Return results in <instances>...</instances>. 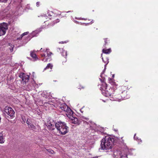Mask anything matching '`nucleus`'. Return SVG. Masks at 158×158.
Returning a JSON list of instances; mask_svg holds the SVG:
<instances>
[{
  "instance_id": "nucleus-1",
  "label": "nucleus",
  "mask_w": 158,
  "mask_h": 158,
  "mask_svg": "<svg viewBox=\"0 0 158 158\" xmlns=\"http://www.w3.org/2000/svg\"><path fill=\"white\" fill-rule=\"evenodd\" d=\"M99 79L102 83L100 87V89L102 91V94L106 97H109L110 99L111 100L120 101V100L121 99V98H117L116 97H113V94H114L113 93L114 92L113 89H108L107 90V84L104 82V79L102 80L100 78H99Z\"/></svg>"
},
{
  "instance_id": "nucleus-2",
  "label": "nucleus",
  "mask_w": 158,
  "mask_h": 158,
  "mask_svg": "<svg viewBox=\"0 0 158 158\" xmlns=\"http://www.w3.org/2000/svg\"><path fill=\"white\" fill-rule=\"evenodd\" d=\"M114 141V138L109 135L106 136L101 141V149L107 151L111 149Z\"/></svg>"
},
{
  "instance_id": "nucleus-3",
  "label": "nucleus",
  "mask_w": 158,
  "mask_h": 158,
  "mask_svg": "<svg viewBox=\"0 0 158 158\" xmlns=\"http://www.w3.org/2000/svg\"><path fill=\"white\" fill-rule=\"evenodd\" d=\"M55 127L59 133L62 135L66 134L69 131V128L64 122H58L55 124Z\"/></svg>"
},
{
  "instance_id": "nucleus-4",
  "label": "nucleus",
  "mask_w": 158,
  "mask_h": 158,
  "mask_svg": "<svg viewBox=\"0 0 158 158\" xmlns=\"http://www.w3.org/2000/svg\"><path fill=\"white\" fill-rule=\"evenodd\" d=\"M59 107L62 110L66 112V114L68 117L70 116L73 114V112L72 110L65 104H60L59 106Z\"/></svg>"
},
{
  "instance_id": "nucleus-5",
  "label": "nucleus",
  "mask_w": 158,
  "mask_h": 158,
  "mask_svg": "<svg viewBox=\"0 0 158 158\" xmlns=\"http://www.w3.org/2000/svg\"><path fill=\"white\" fill-rule=\"evenodd\" d=\"M15 75L17 77H19L22 79V82L23 83L25 84L29 80V76L24 73L21 72L20 71H18Z\"/></svg>"
},
{
  "instance_id": "nucleus-6",
  "label": "nucleus",
  "mask_w": 158,
  "mask_h": 158,
  "mask_svg": "<svg viewBox=\"0 0 158 158\" xmlns=\"http://www.w3.org/2000/svg\"><path fill=\"white\" fill-rule=\"evenodd\" d=\"M89 122L91 124H89V126L91 129H93L98 134H101L102 135L105 134L104 132V129L103 128L101 127L97 128L96 124H93L91 123V122Z\"/></svg>"
},
{
  "instance_id": "nucleus-7",
  "label": "nucleus",
  "mask_w": 158,
  "mask_h": 158,
  "mask_svg": "<svg viewBox=\"0 0 158 158\" xmlns=\"http://www.w3.org/2000/svg\"><path fill=\"white\" fill-rule=\"evenodd\" d=\"M51 54L52 53L49 52L48 49H46L44 53L41 54L42 56L45 57V58L43 59L42 60L44 62L50 61L51 59Z\"/></svg>"
},
{
  "instance_id": "nucleus-8",
  "label": "nucleus",
  "mask_w": 158,
  "mask_h": 158,
  "mask_svg": "<svg viewBox=\"0 0 158 158\" xmlns=\"http://www.w3.org/2000/svg\"><path fill=\"white\" fill-rule=\"evenodd\" d=\"M7 24L3 23L0 24V36L4 35L6 32V31L7 29Z\"/></svg>"
},
{
  "instance_id": "nucleus-9",
  "label": "nucleus",
  "mask_w": 158,
  "mask_h": 158,
  "mask_svg": "<svg viewBox=\"0 0 158 158\" xmlns=\"http://www.w3.org/2000/svg\"><path fill=\"white\" fill-rule=\"evenodd\" d=\"M39 32L37 30L33 31L30 34V35H29V36L25 38L24 41H23V43L22 44V45L26 44L32 38L36 36H37V34H38Z\"/></svg>"
},
{
  "instance_id": "nucleus-10",
  "label": "nucleus",
  "mask_w": 158,
  "mask_h": 158,
  "mask_svg": "<svg viewBox=\"0 0 158 158\" xmlns=\"http://www.w3.org/2000/svg\"><path fill=\"white\" fill-rule=\"evenodd\" d=\"M56 123L53 119H51L47 121L46 126L48 128L52 130L55 129Z\"/></svg>"
},
{
  "instance_id": "nucleus-11",
  "label": "nucleus",
  "mask_w": 158,
  "mask_h": 158,
  "mask_svg": "<svg viewBox=\"0 0 158 158\" xmlns=\"http://www.w3.org/2000/svg\"><path fill=\"white\" fill-rule=\"evenodd\" d=\"M37 86V85L33 80L29 85L26 86V89L28 91H30L33 89H34Z\"/></svg>"
},
{
  "instance_id": "nucleus-12",
  "label": "nucleus",
  "mask_w": 158,
  "mask_h": 158,
  "mask_svg": "<svg viewBox=\"0 0 158 158\" xmlns=\"http://www.w3.org/2000/svg\"><path fill=\"white\" fill-rule=\"evenodd\" d=\"M122 152L120 150H116L114 151L113 154L114 158H122L126 157L125 155H122Z\"/></svg>"
},
{
  "instance_id": "nucleus-13",
  "label": "nucleus",
  "mask_w": 158,
  "mask_h": 158,
  "mask_svg": "<svg viewBox=\"0 0 158 158\" xmlns=\"http://www.w3.org/2000/svg\"><path fill=\"white\" fill-rule=\"evenodd\" d=\"M10 107L9 106H5L3 111V114L5 117L9 120V116H10V113L9 112V109Z\"/></svg>"
},
{
  "instance_id": "nucleus-14",
  "label": "nucleus",
  "mask_w": 158,
  "mask_h": 158,
  "mask_svg": "<svg viewBox=\"0 0 158 158\" xmlns=\"http://www.w3.org/2000/svg\"><path fill=\"white\" fill-rule=\"evenodd\" d=\"M72 115L68 117L70 119V122L77 125H79L81 123L80 120L78 119L77 118L72 116Z\"/></svg>"
},
{
  "instance_id": "nucleus-15",
  "label": "nucleus",
  "mask_w": 158,
  "mask_h": 158,
  "mask_svg": "<svg viewBox=\"0 0 158 158\" xmlns=\"http://www.w3.org/2000/svg\"><path fill=\"white\" fill-rule=\"evenodd\" d=\"M102 54H101V57H102V60L103 62L105 64V68H104V70L102 72V73H101V75H100V77L102 78V75L104 73V71L106 69V65L109 62V59L107 57L105 59V60H104L103 59V58L102 56Z\"/></svg>"
},
{
  "instance_id": "nucleus-16",
  "label": "nucleus",
  "mask_w": 158,
  "mask_h": 158,
  "mask_svg": "<svg viewBox=\"0 0 158 158\" xmlns=\"http://www.w3.org/2000/svg\"><path fill=\"white\" fill-rule=\"evenodd\" d=\"M19 32V30L17 28H13L11 30L10 36L14 37L18 36Z\"/></svg>"
},
{
  "instance_id": "nucleus-17",
  "label": "nucleus",
  "mask_w": 158,
  "mask_h": 158,
  "mask_svg": "<svg viewBox=\"0 0 158 158\" xmlns=\"http://www.w3.org/2000/svg\"><path fill=\"white\" fill-rule=\"evenodd\" d=\"M57 51L60 52L61 53V55L64 57H66L67 56V52L65 51L63 48H57Z\"/></svg>"
},
{
  "instance_id": "nucleus-18",
  "label": "nucleus",
  "mask_w": 158,
  "mask_h": 158,
  "mask_svg": "<svg viewBox=\"0 0 158 158\" xmlns=\"http://www.w3.org/2000/svg\"><path fill=\"white\" fill-rule=\"evenodd\" d=\"M26 123L29 126V128H31L33 130H35L36 129L35 126L30 123V120L29 119H28L27 120Z\"/></svg>"
},
{
  "instance_id": "nucleus-19",
  "label": "nucleus",
  "mask_w": 158,
  "mask_h": 158,
  "mask_svg": "<svg viewBox=\"0 0 158 158\" xmlns=\"http://www.w3.org/2000/svg\"><path fill=\"white\" fill-rule=\"evenodd\" d=\"M41 96L45 98H50V94L46 91H43L41 94Z\"/></svg>"
},
{
  "instance_id": "nucleus-20",
  "label": "nucleus",
  "mask_w": 158,
  "mask_h": 158,
  "mask_svg": "<svg viewBox=\"0 0 158 158\" xmlns=\"http://www.w3.org/2000/svg\"><path fill=\"white\" fill-rule=\"evenodd\" d=\"M126 148L125 149L124 151L125 152L124 155L125 156L127 157V155L130 154L131 155H132V154L131 153V152H132V150L131 149H129L128 148H127V147H126Z\"/></svg>"
},
{
  "instance_id": "nucleus-21",
  "label": "nucleus",
  "mask_w": 158,
  "mask_h": 158,
  "mask_svg": "<svg viewBox=\"0 0 158 158\" xmlns=\"http://www.w3.org/2000/svg\"><path fill=\"white\" fill-rule=\"evenodd\" d=\"M5 141V139L3 136L2 133L0 132V143H3Z\"/></svg>"
},
{
  "instance_id": "nucleus-22",
  "label": "nucleus",
  "mask_w": 158,
  "mask_h": 158,
  "mask_svg": "<svg viewBox=\"0 0 158 158\" xmlns=\"http://www.w3.org/2000/svg\"><path fill=\"white\" fill-rule=\"evenodd\" d=\"M30 56H31L33 58L34 60H37L38 59L37 57L36 56V55L34 53V52H31L30 53Z\"/></svg>"
},
{
  "instance_id": "nucleus-23",
  "label": "nucleus",
  "mask_w": 158,
  "mask_h": 158,
  "mask_svg": "<svg viewBox=\"0 0 158 158\" xmlns=\"http://www.w3.org/2000/svg\"><path fill=\"white\" fill-rule=\"evenodd\" d=\"M111 52V50L110 48H109L107 49H103L102 50L103 52L106 54H109Z\"/></svg>"
},
{
  "instance_id": "nucleus-24",
  "label": "nucleus",
  "mask_w": 158,
  "mask_h": 158,
  "mask_svg": "<svg viewBox=\"0 0 158 158\" xmlns=\"http://www.w3.org/2000/svg\"><path fill=\"white\" fill-rule=\"evenodd\" d=\"M29 33L28 32H24L23 34H22V35H21L20 36V37L19 38H17L16 39V40L17 41L19 40H20V39L22 38L23 37V36L25 35H27Z\"/></svg>"
},
{
  "instance_id": "nucleus-25",
  "label": "nucleus",
  "mask_w": 158,
  "mask_h": 158,
  "mask_svg": "<svg viewBox=\"0 0 158 158\" xmlns=\"http://www.w3.org/2000/svg\"><path fill=\"white\" fill-rule=\"evenodd\" d=\"M15 112L13 109L10 107V118H12L15 116Z\"/></svg>"
},
{
  "instance_id": "nucleus-26",
  "label": "nucleus",
  "mask_w": 158,
  "mask_h": 158,
  "mask_svg": "<svg viewBox=\"0 0 158 158\" xmlns=\"http://www.w3.org/2000/svg\"><path fill=\"white\" fill-rule=\"evenodd\" d=\"M52 65L51 64H48L47 66L44 69V70L48 69L49 68H50V69H52Z\"/></svg>"
},
{
  "instance_id": "nucleus-27",
  "label": "nucleus",
  "mask_w": 158,
  "mask_h": 158,
  "mask_svg": "<svg viewBox=\"0 0 158 158\" xmlns=\"http://www.w3.org/2000/svg\"><path fill=\"white\" fill-rule=\"evenodd\" d=\"M19 67V64H15L14 66H13V68L14 70H15L17 69Z\"/></svg>"
},
{
  "instance_id": "nucleus-28",
  "label": "nucleus",
  "mask_w": 158,
  "mask_h": 158,
  "mask_svg": "<svg viewBox=\"0 0 158 158\" xmlns=\"http://www.w3.org/2000/svg\"><path fill=\"white\" fill-rule=\"evenodd\" d=\"M14 45H13L12 44L11 45H10V52H12V51H14Z\"/></svg>"
},
{
  "instance_id": "nucleus-29",
  "label": "nucleus",
  "mask_w": 158,
  "mask_h": 158,
  "mask_svg": "<svg viewBox=\"0 0 158 158\" xmlns=\"http://www.w3.org/2000/svg\"><path fill=\"white\" fill-rule=\"evenodd\" d=\"M134 138L135 140H137V139H138V140H140V141L141 142H142V140H141L140 139H138V137H137L136 136V134H135L134 135Z\"/></svg>"
},
{
  "instance_id": "nucleus-30",
  "label": "nucleus",
  "mask_w": 158,
  "mask_h": 158,
  "mask_svg": "<svg viewBox=\"0 0 158 158\" xmlns=\"http://www.w3.org/2000/svg\"><path fill=\"white\" fill-rule=\"evenodd\" d=\"M81 118L82 119L86 120L87 121L89 120V118H88L85 117L84 116H82Z\"/></svg>"
},
{
  "instance_id": "nucleus-31",
  "label": "nucleus",
  "mask_w": 158,
  "mask_h": 158,
  "mask_svg": "<svg viewBox=\"0 0 158 158\" xmlns=\"http://www.w3.org/2000/svg\"><path fill=\"white\" fill-rule=\"evenodd\" d=\"M104 40H105V44H104V46L107 43H108V42H107V38H105L104 39Z\"/></svg>"
},
{
  "instance_id": "nucleus-32",
  "label": "nucleus",
  "mask_w": 158,
  "mask_h": 158,
  "mask_svg": "<svg viewBox=\"0 0 158 158\" xmlns=\"http://www.w3.org/2000/svg\"><path fill=\"white\" fill-rule=\"evenodd\" d=\"M121 98H123L124 99H126L128 98V97H125L123 95H121Z\"/></svg>"
},
{
  "instance_id": "nucleus-33",
  "label": "nucleus",
  "mask_w": 158,
  "mask_h": 158,
  "mask_svg": "<svg viewBox=\"0 0 158 158\" xmlns=\"http://www.w3.org/2000/svg\"><path fill=\"white\" fill-rule=\"evenodd\" d=\"M18 11H16L13 14H14V16H16V15H18Z\"/></svg>"
},
{
  "instance_id": "nucleus-34",
  "label": "nucleus",
  "mask_w": 158,
  "mask_h": 158,
  "mask_svg": "<svg viewBox=\"0 0 158 158\" xmlns=\"http://www.w3.org/2000/svg\"><path fill=\"white\" fill-rule=\"evenodd\" d=\"M22 118L23 121L25 123L26 119H25V117H24L23 116L22 117Z\"/></svg>"
},
{
  "instance_id": "nucleus-35",
  "label": "nucleus",
  "mask_w": 158,
  "mask_h": 158,
  "mask_svg": "<svg viewBox=\"0 0 158 158\" xmlns=\"http://www.w3.org/2000/svg\"><path fill=\"white\" fill-rule=\"evenodd\" d=\"M60 21V20L59 19H57L56 20V21H55L54 22V23H56L58 22H59Z\"/></svg>"
},
{
  "instance_id": "nucleus-36",
  "label": "nucleus",
  "mask_w": 158,
  "mask_h": 158,
  "mask_svg": "<svg viewBox=\"0 0 158 158\" xmlns=\"http://www.w3.org/2000/svg\"><path fill=\"white\" fill-rule=\"evenodd\" d=\"M13 66H11V67H12L10 68V69H11V70L10 71V73H12V72H14V71L15 70H14L13 69Z\"/></svg>"
},
{
  "instance_id": "nucleus-37",
  "label": "nucleus",
  "mask_w": 158,
  "mask_h": 158,
  "mask_svg": "<svg viewBox=\"0 0 158 158\" xmlns=\"http://www.w3.org/2000/svg\"><path fill=\"white\" fill-rule=\"evenodd\" d=\"M7 0H0V2H6Z\"/></svg>"
},
{
  "instance_id": "nucleus-38",
  "label": "nucleus",
  "mask_w": 158,
  "mask_h": 158,
  "mask_svg": "<svg viewBox=\"0 0 158 158\" xmlns=\"http://www.w3.org/2000/svg\"><path fill=\"white\" fill-rule=\"evenodd\" d=\"M39 5H40L39 2H37L36 3V6L38 7L39 6Z\"/></svg>"
},
{
  "instance_id": "nucleus-39",
  "label": "nucleus",
  "mask_w": 158,
  "mask_h": 158,
  "mask_svg": "<svg viewBox=\"0 0 158 158\" xmlns=\"http://www.w3.org/2000/svg\"><path fill=\"white\" fill-rule=\"evenodd\" d=\"M67 42H66V41H61L59 43H61V44H63V43H66Z\"/></svg>"
},
{
  "instance_id": "nucleus-40",
  "label": "nucleus",
  "mask_w": 158,
  "mask_h": 158,
  "mask_svg": "<svg viewBox=\"0 0 158 158\" xmlns=\"http://www.w3.org/2000/svg\"><path fill=\"white\" fill-rule=\"evenodd\" d=\"M113 130L115 132H117L118 131V130L117 129H115L113 128Z\"/></svg>"
},
{
  "instance_id": "nucleus-41",
  "label": "nucleus",
  "mask_w": 158,
  "mask_h": 158,
  "mask_svg": "<svg viewBox=\"0 0 158 158\" xmlns=\"http://www.w3.org/2000/svg\"><path fill=\"white\" fill-rule=\"evenodd\" d=\"M9 8V7H7V8L4 10V12H5V13H6V10L7 9H8V8Z\"/></svg>"
},
{
  "instance_id": "nucleus-42",
  "label": "nucleus",
  "mask_w": 158,
  "mask_h": 158,
  "mask_svg": "<svg viewBox=\"0 0 158 158\" xmlns=\"http://www.w3.org/2000/svg\"><path fill=\"white\" fill-rule=\"evenodd\" d=\"M127 93V92L125 91H123V92L122 93H124V94H126Z\"/></svg>"
},
{
  "instance_id": "nucleus-43",
  "label": "nucleus",
  "mask_w": 158,
  "mask_h": 158,
  "mask_svg": "<svg viewBox=\"0 0 158 158\" xmlns=\"http://www.w3.org/2000/svg\"><path fill=\"white\" fill-rule=\"evenodd\" d=\"M84 123H86V124H87V125H88V123H88L87 122H86V121H84Z\"/></svg>"
},
{
  "instance_id": "nucleus-44",
  "label": "nucleus",
  "mask_w": 158,
  "mask_h": 158,
  "mask_svg": "<svg viewBox=\"0 0 158 158\" xmlns=\"http://www.w3.org/2000/svg\"><path fill=\"white\" fill-rule=\"evenodd\" d=\"M80 111L81 113H83V111H82V109H81L80 110Z\"/></svg>"
},
{
  "instance_id": "nucleus-45",
  "label": "nucleus",
  "mask_w": 158,
  "mask_h": 158,
  "mask_svg": "<svg viewBox=\"0 0 158 158\" xmlns=\"http://www.w3.org/2000/svg\"><path fill=\"white\" fill-rule=\"evenodd\" d=\"M94 22V20H93L91 21V24L93 23Z\"/></svg>"
},
{
  "instance_id": "nucleus-46",
  "label": "nucleus",
  "mask_w": 158,
  "mask_h": 158,
  "mask_svg": "<svg viewBox=\"0 0 158 158\" xmlns=\"http://www.w3.org/2000/svg\"><path fill=\"white\" fill-rule=\"evenodd\" d=\"M76 19H81V18H79V19H78V18H76Z\"/></svg>"
},
{
  "instance_id": "nucleus-47",
  "label": "nucleus",
  "mask_w": 158,
  "mask_h": 158,
  "mask_svg": "<svg viewBox=\"0 0 158 158\" xmlns=\"http://www.w3.org/2000/svg\"><path fill=\"white\" fill-rule=\"evenodd\" d=\"M40 50H41V51H43V50H42V48H41V49Z\"/></svg>"
},
{
  "instance_id": "nucleus-48",
  "label": "nucleus",
  "mask_w": 158,
  "mask_h": 158,
  "mask_svg": "<svg viewBox=\"0 0 158 158\" xmlns=\"http://www.w3.org/2000/svg\"><path fill=\"white\" fill-rule=\"evenodd\" d=\"M93 158H98V157H94Z\"/></svg>"
},
{
  "instance_id": "nucleus-49",
  "label": "nucleus",
  "mask_w": 158,
  "mask_h": 158,
  "mask_svg": "<svg viewBox=\"0 0 158 158\" xmlns=\"http://www.w3.org/2000/svg\"><path fill=\"white\" fill-rule=\"evenodd\" d=\"M82 19H84V20H86V19H84V18H82Z\"/></svg>"
},
{
  "instance_id": "nucleus-50",
  "label": "nucleus",
  "mask_w": 158,
  "mask_h": 158,
  "mask_svg": "<svg viewBox=\"0 0 158 158\" xmlns=\"http://www.w3.org/2000/svg\"><path fill=\"white\" fill-rule=\"evenodd\" d=\"M71 12V11H69L67 12V13H68V12Z\"/></svg>"
},
{
  "instance_id": "nucleus-51",
  "label": "nucleus",
  "mask_w": 158,
  "mask_h": 158,
  "mask_svg": "<svg viewBox=\"0 0 158 158\" xmlns=\"http://www.w3.org/2000/svg\"><path fill=\"white\" fill-rule=\"evenodd\" d=\"M112 77H114V75H113V76H112Z\"/></svg>"
},
{
  "instance_id": "nucleus-52",
  "label": "nucleus",
  "mask_w": 158,
  "mask_h": 158,
  "mask_svg": "<svg viewBox=\"0 0 158 158\" xmlns=\"http://www.w3.org/2000/svg\"><path fill=\"white\" fill-rule=\"evenodd\" d=\"M15 39L14 40V41H15Z\"/></svg>"
}]
</instances>
